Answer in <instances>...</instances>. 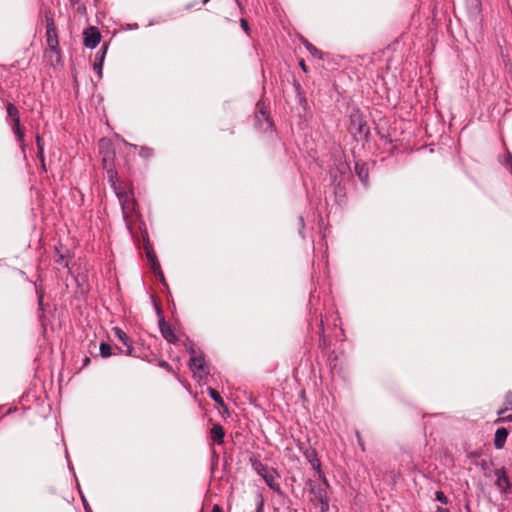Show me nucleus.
I'll return each mask as SVG.
<instances>
[{
  "label": "nucleus",
  "instance_id": "b1692460",
  "mask_svg": "<svg viewBox=\"0 0 512 512\" xmlns=\"http://www.w3.org/2000/svg\"><path fill=\"white\" fill-rule=\"evenodd\" d=\"M130 146L133 147L134 149H139V156L144 158V159H149L154 154L153 149L150 148V147H147V146H137V145H134V144H130Z\"/></svg>",
  "mask_w": 512,
  "mask_h": 512
},
{
  "label": "nucleus",
  "instance_id": "cd10ccee",
  "mask_svg": "<svg viewBox=\"0 0 512 512\" xmlns=\"http://www.w3.org/2000/svg\"><path fill=\"white\" fill-rule=\"evenodd\" d=\"M99 349H100V355L104 358L112 355V347L108 343L102 342L100 344Z\"/></svg>",
  "mask_w": 512,
  "mask_h": 512
},
{
  "label": "nucleus",
  "instance_id": "13d9d810",
  "mask_svg": "<svg viewBox=\"0 0 512 512\" xmlns=\"http://www.w3.org/2000/svg\"><path fill=\"white\" fill-rule=\"evenodd\" d=\"M326 238V234L324 231H322V241Z\"/></svg>",
  "mask_w": 512,
  "mask_h": 512
},
{
  "label": "nucleus",
  "instance_id": "ea45409f",
  "mask_svg": "<svg viewBox=\"0 0 512 512\" xmlns=\"http://www.w3.org/2000/svg\"><path fill=\"white\" fill-rule=\"evenodd\" d=\"M497 422H512V414L498 418Z\"/></svg>",
  "mask_w": 512,
  "mask_h": 512
},
{
  "label": "nucleus",
  "instance_id": "e2e57ef3",
  "mask_svg": "<svg viewBox=\"0 0 512 512\" xmlns=\"http://www.w3.org/2000/svg\"><path fill=\"white\" fill-rule=\"evenodd\" d=\"M236 2L240 5V3H239V1H238V0H236Z\"/></svg>",
  "mask_w": 512,
  "mask_h": 512
},
{
  "label": "nucleus",
  "instance_id": "2f4dec72",
  "mask_svg": "<svg viewBox=\"0 0 512 512\" xmlns=\"http://www.w3.org/2000/svg\"><path fill=\"white\" fill-rule=\"evenodd\" d=\"M158 366H159V367H161V368H163V369H165V370H166L167 372H169V373L175 374V372H174V370H173L172 366H171L167 361H165V360H163V359H160V360L158 361Z\"/></svg>",
  "mask_w": 512,
  "mask_h": 512
},
{
  "label": "nucleus",
  "instance_id": "6ab92c4d",
  "mask_svg": "<svg viewBox=\"0 0 512 512\" xmlns=\"http://www.w3.org/2000/svg\"><path fill=\"white\" fill-rule=\"evenodd\" d=\"M225 431L221 424L216 423L210 430V437L214 443L221 445L224 443Z\"/></svg>",
  "mask_w": 512,
  "mask_h": 512
},
{
  "label": "nucleus",
  "instance_id": "09e8293b",
  "mask_svg": "<svg viewBox=\"0 0 512 512\" xmlns=\"http://www.w3.org/2000/svg\"><path fill=\"white\" fill-rule=\"evenodd\" d=\"M435 512H450L449 509L437 506Z\"/></svg>",
  "mask_w": 512,
  "mask_h": 512
},
{
  "label": "nucleus",
  "instance_id": "72a5a7b5",
  "mask_svg": "<svg viewBox=\"0 0 512 512\" xmlns=\"http://www.w3.org/2000/svg\"><path fill=\"white\" fill-rule=\"evenodd\" d=\"M355 436H356L357 443H358L361 451L364 452L365 451V444H364V441H363V439H362V437L360 435V432L356 430L355 431Z\"/></svg>",
  "mask_w": 512,
  "mask_h": 512
},
{
  "label": "nucleus",
  "instance_id": "c756f323",
  "mask_svg": "<svg viewBox=\"0 0 512 512\" xmlns=\"http://www.w3.org/2000/svg\"><path fill=\"white\" fill-rule=\"evenodd\" d=\"M57 257L55 259V262L59 265H62L66 268H69V261L67 260L66 256L64 254H61L58 249H56Z\"/></svg>",
  "mask_w": 512,
  "mask_h": 512
},
{
  "label": "nucleus",
  "instance_id": "37998d69",
  "mask_svg": "<svg viewBox=\"0 0 512 512\" xmlns=\"http://www.w3.org/2000/svg\"><path fill=\"white\" fill-rule=\"evenodd\" d=\"M329 508L328 501L322 497V512H326Z\"/></svg>",
  "mask_w": 512,
  "mask_h": 512
},
{
  "label": "nucleus",
  "instance_id": "3c124183",
  "mask_svg": "<svg viewBox=\"0 0 512 512\" xmlns=\"http://www.w3.org/2000/svg\"><path fill=\"white\" fill-rule=\"evenodd\" d=\"M299 64H300L301 68L303 69V71H305V72H306V71H307V69H306V66H305L304 60H301Z\"/></svg>",
  "mask_w": 512,
  "mask_h": 512
},
{
  "label": "nucleus",
  "instance_id": "5fc2aeb1",
  "mask_svg": "<svg viewBox=\"0 0 512 512\" xmlns=\"http://www.w3.org/2000/svg\"><path fill=\"white\" fill-rule=\"evenodd\" d=\"M73 7L79 4V0H70Z\"/></svg>",
  "mask_w": 512,
  "mask_h": 512
},
{
  "label": "nucleus",
  "instance_id": "1a4fd4ad",
  "mask_svg": "<svg viewBox=\"0 0 512 512\" xmlns=\"http://www.w3.org/2000/svg\"><path fill=\"white\" fill-rule=\"evenodd\" d=\"M156 310H157V314L160 316L158 324H159V329H160L161 335L167 342L175 344L178 341L177 335L175 334L171 325L169 323H167L165 321L164 317L162 316L161 308L156 306Z\"/></svg>",
  "mask_w": 512,
  "mask_h": 512
},
{
  "label": "nucleus",
  "instance_id": "412c9836",
  "mask_svg": "<svg viewBox=\"0 0 512 512\" xmlns=\"http://www.w3.org/2000/svg\"><path fill=\"white\" fill-rule=\"evenodd\" d=\"M190 369L193 371L204 372L205 371V359L202 354L192 355L189 362Z\"/></svg>",
  "mask_w": 512,
  "mask_h": 512
},
{
  "label": "nucleus",
  "instance_id": "393cba45",
  "mask_svg": "<svg viewBox=\"0 0 512 512\" xmlns=\"http://www.w3.org/2000/svg\"><path fill=\"white\" fill-rule=\"evenodd\" d=\"M207 392H208L209 396L211 397V399H212L213 401H215V402H216L217 404H219L220 406H222V407H225V408H226V405H225V403H224V400H223L222 396L220 395V393H219L217 390H215V389H213V388H211V387H208V388H207Z\"/></svg>",
  "mask_w": 512,
  "mask_h": 512
},
{
  "label": "nucleus",
  "instance_id": "58836bf2",
  "mask_svg": "<svg viewBox=\"0 0 512 512\" xmlns=\"http://www.w3.org/2000/svg\"><path fill=\"white\" fill-rule=\"evenodd\" d=\"M240 25L246 33L249 31V24L246 19H240Z\"/></svg>",
  "mask_w": 512,
  "mask_h": 512
},
{
  "label": "nucleus",
  "instance_id": "a878e982",
  "mask_svg": "<svg viewBox=\"0 0 512 512\" xmlns=\"http://www.w3.org/2000/svg\"><path fill=\"white\" fill-rule=\"evenodd\" d=\"M107 50L108 44L104 43L99 49V51L96 53L94 62H100L101 64H103Z\"/></svg>",
  "mask_w": 512,
  "mask_h": 512
},
{
  "label": "nucleus",
  "instance_id": "603ef678",
  "mask_svg": "<svg viewBox=\"0 0 512 512\" xmlns=\"http://www.w3.org/2000/svg\"><path fill=\"white\" fill-rule=\"evenodd\" d=\"M41 168L43 171H46L45 157H43V162H41Z\"/></svg>",
  "mask_w": 512,
  "mask_h": 512
},
{
  "label": "nucleus",
  "instance_id": "c85d7f7f",
  "mask_svg": "<svg viewBox=\"0 0 512 512\" xmlns=\"http://www.w3.org/2000/svg\"><path fill=\"white\" fill-rule=\"evenodd\" d=\"M435 500L440 502L441 504L443 505H448L449 504V498L446 496V494L441 491V490H438L435 492Z\"/></svg>",
  "mask_w": 512,
  "mask_h": 512
},
{
  "label": "nucleus",
  "instance_id": "a211bd4d",
  "mask_svg": "<svg viewBox=\"0 0 512 512\" xmlns=\"http://www.w3.org/2000/svg\"><path fill=\"white\" fill-rule=\"evenodd\" d=\"M509 435V431L505 427H500L496 429L494 435V446L496 449H502L505 445L507 437Z\"/></svg>",
  "mask_w": 512,
  "mask_h": 512
},
{
  "label": "nucleus",
  "instance_id": "c03bdc74",
  "mask_svg": "<svg viewBox=\"0 0 512 512\" xmlns=\"http://www.w3.org/2000/svg\"><path fill=\"white\" fill-rule=\"evenodd\" d=\"M336 337L340 341L344 340L345 335H344V330L342 328H340L339 332L336 334Z\"/></svg>",
  "mask_w": 512,
  "mask_h": 512
},
{
  "label": "nucleus",
  "instance_id": "f257e3e1",
  "mask_svg": "<svg viewBox=\"0 0 512 512\" xmlns=\"http://www.w3.org/2000/svg\"><path fill=\"white\" fill-rule=\"evenodd\" d=\"M327 176L325 178L326 201L333 198L340 205L346 199L347 186L351 178V168L342 147L332 144L326 154Z\"/></svg>",
  "mask_w": 512,
  "mask_h": 512
},
{
  "label": "nucleus",
  "instance_id": "052dcab7",
  "mask_svg": "<svg viewBox=\"0 0 512 512\" xmlns=\"http://www.w3.org/2000/svg\"><path fill=\"white\" fill-rule=\"evenodd\" d=\"M465 508H466V510H467L468 512H470V506H469V504H468V503L466 504Z\"/></svg>",
  "mask_w": 512,
  "mask_h": 512
},
{
  "label": "nucleus",
  "instance_id": "7c9ffc66",
  "mask_svg": "<svg viewBox=\"0 0 512 512\" xmlns=\"http://www.w3.org/2000/svg\"><path fill=\"white\" fill-rule=\"evenodd\" d=\"M503 165L512 174V154L510 152H507V155L503 161Z\"/></svg>",
  "mask_w": 512,
  "mask_h": 512
},
{
  "label": "nucleus",
  "instance_id": "7ed1b4c3",
  "mask_svg": "<svg viewBox=\"0 0 512 512\" xmlns=\"http://www.w3.org/2000/svg\"><path fill=\"white\" fill-rule=\"evenodd\" d=\"M252 468L254 471L260 475L267 486L273 491L279 492L280 485L277 483V478L279 477L276 470L273 468H269L267 465L263 464L261 461L255 459L252 461Z\"/></svg>",
  "mask_w": 512,
  "mask_h": 512
},
{
  "label": "nucleus",
  "instance_id": "4be33fe9",
  "mask_svg": "<svg viewBox=\"0 0 512 512\" xmlns=\"http://www.w3.org/2000/svg\"><path fill=\"white\" fill-rule=\"evenodd\" d=\"M6 113H7V121L14 122V121L20 120L19 110L13 103L8 102L6 104Z\"/></svg>",
  "mask_w": 512,
  "mask_h": 512
},
{
  "label": "nucleus",
  "instance_id": "4468645a",
  "mask_svg": "<svg viewBox=\"0 0 512 512\" xmlns=\"http://www.w3.org/2000/svg\"><path fill=\"white\" fill-rule=\"evenodd\" d=\"M339 81L340 83H338L337 80H335L333 85L335 87L336 92L340 96L342 93L348 92V89L352 84V78L347 72L341 70V72H339Z\"/></svg>",
  "mask_w": 512,
  "mask_h": 512
},
{
  "label": "nucleus",
  "instance_id": "79ce46f5",
  "mask_svg": "<svg viewBox=\"0 0 512 512\" xmlns=\"http://www.w3.org/2000/svg\"><path fill=\"white\" fill-rule=\"evenodd\" d=\"M76 10L80 14H85L86 13V7H85L84 4H78V6L76 7Z\"/></svg>",
  "mask_w": 512,
  "mask_h": 512
},
{
  "label": "nucleus",
  "instance_id": "6e6552de",
  "mask_svg": "<svg viewBox=\"0 0 512 512\" xmlns=\"http://www.w3.org/2000/svg\"><path fill=\"white\" fill-rule=\"evenodd\" d=\"M258 111L255 114V119L259 126V129L266 132L268 130H272L273 121L271 120L267 108L261 102L257 103Z\"/></svg>",
  "mask_w": 512,
  "mask_h": 512
},
{
  "label": "nucleus",
  "instance_id": "dca6fc26",
  "mask_svg": "<svg viewBox=\"0 0 512 512\" xmlns=\"http://www.w3.org/2000/svg\"><path fill=\"white\" fill-rule=\"evenodd\" d=\"M146 258L151 266V269L154 271V273L157 274L160 281L164 283L163 272L161 271L160 264L157 260L156 254L152 248H146Z\"/></svg>",
  "mask_w": 512,
  "mask_h": 512
},
{
  "label": "nucleus",
  "instance_id": "e433bc0d",
  "mask_svg": "<svg viewBox=\"0 0 512 512\" xmlns=\"http://www.w3.org/2000/svg\"><path fill=\"white\" fill-rule=\"evenodd\" d=\"M477 466H479L483 471H486L489 469V462H487L486 460H481L480 462L477 463Z\"/></svg>",
  "mask_w": 512,
  "mask_h": 512
},
{
  "label": "nucleus",
  "instance_id": "0eeeda50",
  "mask_svg": "<svg viewBox=\"0 0 512 512\" xmlns=\"http://www.w3.org/2000/svg\"><path fill=\"white\" fill-rule=\"evenodd\" d=\"M112 332L114 336L123 344L125 349H122L120 347H116L118 352L121 354H125L127 356L131 357H138V354L136 353V350L132 344L131 339L128 337V335L119 327H113Z\"/></svg>",
  "mask_w": 512,
  "mask_h": 512
},
{
  "label": "nucleus",
  "instance_id": "5701e85b",
  "mask_svg": "<svg viewBox=\"0 0 512 512\" xmlns=\"http://www.w3.org/2000/svg\"><path fill=\"white\" fill-rule=\"evenodd\" d=\"M466 6L469 10V13L478 15L482 11V1L481 0H466Z\"/></svg>",
  "mask_w": 512,
  "mask_h": 512
},
{
  "label": "nucleus",
  "instance_id": "ddd939ff",
  "mask_svg": "<svg viewBox=\"0 0 512 512\" xmlns=\"http://www.w3.org/2000/svg\"><path fill=\"white\" fill-rule=\"evenodd\" d=\"M304 457L312 465L313 470L320 476V460L318 458L317 450L311 446L301 447Z\"/></svg>",
  "mask_w": 512,
  "mask_h": 512
},
{
  "label": "nucleus",
  "instance_id": "c9c22d12",
  "mask_svg": "<svg viewBox=\"0 0 512 512\" xmlns=\"http://www.w3.org/2000/svg\"><path fill=\"white\" fill-rule=\"evenodd\" d=\"M186 346V349L187 351L189 352V354L192 356V355H196V351H195V348H194V344L188 340V343L185 344Z\"/></svg>",
  "mask_w": 512,
  "mask_h": 512
},
{
  "label": "nucleus",
  "instance_id": "864d4df0",
  "mask_svg": "<svg viewBox=\"0 0 512 512\" xmlns=\"http://www.w3.org/2000/svg\"><path fill=\"white\" fill-rule=\"evenodd\" d=\"M322 485L328 486L327 479L325 478L324 474L322 473Z\"/></svg>",
  "mask_w": 512,
  "mask_h": 512
},
{
  "label": "nucleus",
  "instance_id": "6e6d98bb",
  "mask_svg": "<svg viewBox=\"0 0 512 512\" xmlns=\"http://www.w3.org/2000/svg\"><path fill=\"white\" fill-rule=\"evenodd\" d=\"M299 223L301 225V228H303L304 227V219L302 216L299 217Z\"/></svg>",
  "mask_w": 512,
  "mask_h": 512
},
{
  "label": "nucleus",
  "instance_id": "20e7f679",
  "mask_svg": "<svg viewBox=\"0 0 512 512\" xmlns=\"http://www.w3.org/2000/svg\"><path fill=\"white\" fill-rule=\"evenodd\" d=\"M45 21H46V43L50 49V51L60 55V47H59V39L57 28L54 22V18L52 15V11L50 9L45 11Z\"/></svg>",
  "mask_w": 512,
  "mask_h": 512
},
{
  "label": "nucleus",
  "instance_id": "f3484780",
  "mask_svg": "<svg viewBox=\"0 0 512 512\" xmlns=\"http://www.w3.org/2000/svg\"><path fill=\"white\" fill-rule=\"evenodd\" d=\"M103 162L105 164L107 179H108V182H109L111 188L113 189L114 192H116L117 190H120L122 187L120 185H118V183H117L118 173H117L116 169L112 165L110 167H107V158H104Z\"/></svg>",
  "mask_w": 512,
  "mask_h": 512
},
{
  "label": "nucleus",
  "instance_id": "bb28decb",
  "mask_svg": "<svg viewBox=\"0 0 512 512\" xmlns=\"http://www.w3.org/2000/svg\"><path fill=\"white\" fill-rule=\"evenodd\" d=\"M36 144H37V156L40 162H43L44 157V144L40 135L36 136Z\"/></svg>",
  "mask_w": 512,
  "mask_h": 512
},
{
  "label": "nucleus",
  "instance_id": "9b49d317",
  "mask_svg": "<svg viewBox=\"0 0 512 512\" xmlns=\"http://www.w3.org/2000/svg\"><path fill=\"white\" fill-rule=\"evenodd\" d=\"M304 493L307 494L309 501L317 508L320 504V485L316 481L308 478L305 481Z\"/></svg>",
  "mask_w": 512,
  "mask_h": 512
},
{
  "label": "nucleus",
  "instance_id": "9d476101",
  "mask_svg": "<svg viewBox=\"0 0 512 512\" xmlns=\"http://www.w3.org/2000/svg\"><path fill=\"white\" fill-rule=\"evenodd\" d=\"M101 40V34L97 27L89 26L83 31V44L88 49H94Z\"/></svg>",
  "mask_w": 512,
  "mask_h": 512
},
{
  "label": "nucleus",
  "instance_id": "f704fd0d",
  "mask_svg": "<svg viewBox=\"0 0 512 512\" xmlns=\"http://www.w3.org/2000/svg\"><path fill=\"white\" fill-rule=\"evenodd\" d=\"M303 44L307 47V49L313 54H318V50L315 46H313L311 43H309L307 40H303Z\"/></svg>",
  "mask_w": 512,
  "mask_h": 512
},
{
  "label": "nucleus",
  "instance_id": "f8f14e48",
  "mask_svg": "<svg viewBox=\"0 0 512 512\" xmlns=\"http://www.w3.org/2000/svg\"><path fill=\"white\" fill-rule=\"evenodd\" d=\"M322 69H325L327 72L333 73L335 70H338V68L343 67L344 65V58L341 56H334L331 54H324L322 52Z\"/></svg>",
  "mask_w": 512,
  "mask_h": 512
},
{
  "label": "nucleus",
  "instance_id": "49530a36",
  "mask_svg": "<svg viewBox=\"0 0 512 512\" xmlns=\"http://www.w3.org/2000/svg\"><path fill=\"white\" fill-rule=\"evenodd\" d=\"M262 508H263V500L260 499L257 503V506H256V511L255 512H261L262 511Z\"/></svg>",
  "mask_w": 512,
  "mask_h": 512
},
{
  "label": "nucleus",
  "instance_id": "a19ab883",
  "mask_svg": "<svg viewBox=\"0 0 512 512\" xmlns=\"http://www.w3.org/2000/svg\"><path fill=\"white\" fill-rule=\"evenodd\" d=\"M321 325H322V346H326L327 345V339H326V335H325V332H324V321L323 320L321 322Z\"/></svg>",
  "mask_w": 512,
  "mask_h": 512
},
{
  "label": "nucleus",
  "instance_id": "680f3d73",
  "mask_svg": "<svg viewBox=\"0 0 512 512\" xmlns=\"http://www.w3.org/2000/svg\"><path fill=\"white\" fill-rule=\"evenodd\" d=\"M210 0H202L203 4H207Z\"/></svg>",
  "mask_w": 512,
  "mask_h": 512
},
{
  "label": "nucleus",
  "instance_id": "de8ad7c7",
  "mask_svg": "<svg viewBox=\"0 0 512 512\" xmlns=\"http://www.w3.org/2000/svg\"><path fill=\"white\" fill-rule=\"evenodd\" d=\"M212 512H223V510L218 504H215L212 508Z\"/></svg>",
  "mask_w": 512,
  "mask_h": 512
},
{
  "label": "nucleus",
  "instance_id": "8fccbe9b",
  "mask_svg": "<svg viewBox=\"0 0 512 512\" xmlns=\"http://www.w3.org/2000/svg\"><path fill=\"white\" fill-rule=\"evenodd\" d=\"M329 365H330V368H331V373L334 374L335 369H336V363L332 364V361H330Z\"/></svg>",
  "mask_w": 512,
  "mask_h": 512
},
{
  "label": "nucleus",
  "instance_id": "4c0bfd02",
  "mask_svg": "<svg viewBox=\"0 0 512 512\" xmlns=\"http://www.w3.org/2000/svg\"><path fill=\"white\" fill-rule=\"evenodd\" d=\"M505 402L511 407L512 409V391H508L505 395Z\"/></svg>",
  "mask_w": 512,
  "mask_h": 512
},
{
  "label": "nucleus",
  "instance_id": "2eb2a0df",
  "mask_svg": "<svg viewBox=\"0 0 512 512\" xmlns=\"http://www.w3.org/2000/svg\"><path fill=\"white\" fill-rule=\"evenodd\" d=\"M355 174L365 188L369 185V170L365 162L356 161L354 166Z\"/></svg>",
  "mask_w": 512,
  "mask_h": 512
},
{
  "label": "nucleus",
  "instance_id": "423d86ee",
  "mask_svg": "<svg viewBox=\"0 0 512 512\" xmlns=\"http://www.w3.org/2000/svg\"><path fill=\"white\" fill-rule=\"evenodd\" d=\"M496 480L494 482L495 487L502 495L512 493V483L508 476L507 469L503 466L494 470Z\"/></svg>",
  "mask_w": 512,
  "mask_h": 512
},
{
  "label": "nucleus",
  "instance_id": "4d7b16f0",
  "mask_svg": "<svg viewBox=\"0 0 512 512\" xmlns=\"http://www.w3.org/2000/svg\"><path fill=\"white\" fill-rule=\"evenodd\" d=\"M89 362H90V359H89L88 357H86V358L84 359V363H83V365H84V366H86V365H88V363H89Z\"/></svg>",
  "mask_w": 512,
  "mask_h": 512
},
{
  "label": "nucleus",
  "instance_id": "bf43d9fd",
  "mask_svg": "<svg viewBox=\"0 0 512 512\" xmlns=\"http://www.w3.org/2000/svg\"><path fill=\"white\" fill-rule=\"evenodd\" d=\"M505 411H507V408H506V409H504V410H500V411L498 412V414H499V415H501V414H503Z\"/></svg>",
  "mask_w": 512,
  "mask_h": 512
},
{
  "label": "nucleus",
  "instance_id": "39448f33",
  "mask_svg": "<svg viewBox=\"0 0 512 512\" xmlns=\"http://www.w3.org/2000/svg\"><path fill=\"white\" fill-rule=\"evenodd\" d=\"M115 194L121 205L123 218L127 222L129 213L133 212L136 206V200L134 199L133 192H129L125 188H121L120 190H117Z\"/></svg>",
  "mask_w": 512,
  "mask_h": 512
},
{
  "label": "nucleus",
  "instance_id": "f03ea898",
  "mask_svg": "<svg viewBox=\"0 0 512 512\" xmlns=\"http://www.w3.org/2000/svg\"><path fill=\"white\" fill-rule=\"evenodd\" d=\"M349 132L357 142L363 145L369 141L370 128L366 117L359 109H353L350 113Z\"/></svg>",
  "mask_w": 512,
  "mask_h": 512
},
{
  "label": "nucleus",
  "instance_id": "a18cd8bd",
  "mask_svg": "<svg viewBox=\"0 0 512 512\" xmlns=\"http://www.w3.org/2000/svg\"><path fill=\"white\" fill-rule=\"evenodd\" d=\"M38 306L40 310H43V294L38 295Z\"/></svg>",
  "mask_w": 512,
  "mask_h": 512
},
{
  "label": "nucleus",
  "instance_id": "aec40b11",
  "mask_svg": "<svg viewBox=\"0 0 512 512\" xmlns=\"http://www.w3.org/2000/svg\"><path fill=\"white\" fill-rule=\"evenodd\" d=\"M12 128L14 135L16 136L17 141L20 143L22 150L25 149V134L24 130L21 127L20 120L9 122Z\"/></svg>",
  "mask_w": 512,
  "mask_h": 512
},
{
  "label": "nucleus",
  "instance_id": "473e14b6",
  "mask_svg": "<svg viewBox=\"0 0 512 512\" xmlns=\"http://www.w3.org/2000/svg\"><path fill=\"white\" fill-rule=\"evenodd\" d=\"M93 69L97 73L98 78L101 79L103 76V64L100 62H94Z\"/></svg>",
  "mask_w": 512,
  "mask_h": 512
}]
</instances>
